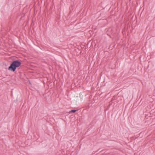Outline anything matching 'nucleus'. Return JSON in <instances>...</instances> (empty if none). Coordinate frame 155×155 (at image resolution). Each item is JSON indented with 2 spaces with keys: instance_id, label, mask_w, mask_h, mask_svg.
Instances as JSON below:
<instances>
[{
  "instance_id": "nucleus-2",
  "label": "nucleus",
  "mask_w": 155,
  "mask_h": 155,
  "mask_svg": "<svg viewBox=\"0 0 155 155\" xmlns=\"http://www.w3.org/2000/svg\"><path fill=\"white\" fill-rule=\"evenodd\" d=\"M77 110H72L69 111L70 113H75Z\"/></svg>"
},
{
  "instance_id": "nucleus-1",
  "label": "nucleus",
  "mask_w": 155,
  "mask_h": 155,
  "mask_svg": "<svg viewBox=\"0 0 155 155\" xmlns=\"http://www.w3.org/2000/svg\"><path fill=\"white\" fill-rule=\"evenodd\" d=\"M21 64L20 61L15 60L12 62L10 66L8 68V70L13 72L15 71L16 68L20 67Z\"/></svg>"
},
{
  "instance_id": "nucleus-3",
  "label": "nucleus",
  "mask_w": 155,
  "mask_h": 155,
  "mask_svg": "<svg viewBox=\"0 0 155 155\" xmlns=\"http://www.w3.org/2000/svg\"><path fill=\"white\" fill-rule=\"evenodd\" d=\"M103 150H102L101 151H102Z\"/></svg>"
}]
</instances>
